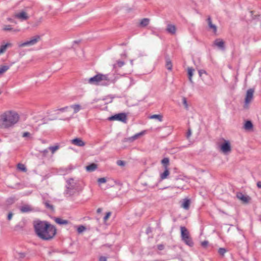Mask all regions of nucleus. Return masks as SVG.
Returning <instances> with one entry per match:
<instances>
[{
	"label": "nucleus",
	"instance_id": "obj_49",
	"mask_svg": "<svg viewBox=\"0 0 261 261\" xmlns=\"http://www.w3.org/2000/svg\"><path fill=\"white\" fill-rule=\"evenodd\" d=\"M191 134H192L191 130L190 128H189V129L187 132V134H186V137H187V139H189L190 138V137L191 135Z\"/></svg>",
	"mask_w": 261,
	"mask_h": 261
},
{
	"label": "nucleus",
	"instance_id": "obj_57",
	"mask_svg": "<svg viewBox=\"0 0 261 261\" xmlns=\"http://www.w3.org/2000/svg\"><path fill=\"white\" fill-rule=\"evenodd\" d=\"M256 186L258 188L261 189V181H258L256 183Z\"/></svg>",
	"mask_w": 261,
	"mask_h": 261
},
{
	"label": "nucleus",
	"instance_id": "obj_56",
	"mask_svg": "<svg viewBox=\"0 0 261 261\" xmlns=\"http://www.w3.org/2000/svg\"><path fill=\"white\" fill-rule=\"evenodd\" d=\"M23 227L22 226H20V225L18 224V225H16L15 226V230H18L19 229H22Z\"/></svg>",
	"mask_w": 261,
	"mask_h": 261
},
{
	"label": "nucleus",
	"instance_id": "obj_25",
	"mask_svg": "<svg viewBox=\"0 0 261 261\" xmlns=\"http://www.w3.org/2000/svg\"><path fill=\"white\" fill-rule=\"evenodd\" d=\"M70 190H75V186L74 185H70L69 186H66V190L65 191V193L66 194H68L69 196H72L74 194V192H70Z\"/></svg>",
	"mask_w": 261,
	"mask_h": 261
},
{
	"label": "nucleus",
	"instance_id": "obj_9",
	"mask_svg": "<svg viewBox=\"0 0 261 261\" xmlns=\"http://www.w3.org/2000/svg\"><path fill=\"white\" fill-rule=\"evenodd\" d=\"M238 199L241 200L244 203H248L251 200V198L247 195L243 194L242 192H238L236 194Z\"/></svg>",
	"mask_w": 261,
	"mask_h": 261
},
{
	"label": "nucleus",
	"instance_id": "obj_32",
	"mask_svg": "<svg viewBox=\"0 0 261 261\" xmlns=\"http://www.w3.org/2000/svg\"><path fill=\"white\" fill-rule=\"evenodd\" d=\"M150 119H156L160 121H162L163 116L160 114H154L149 117Z\"/></svg>",
	"mask_w": 261,
	"mask_h": 261
},
{
	"label": "nucleus",
	"instance_id": "obj_22",
	"mask_svg": "<svg viewBox=\"0 0 261 261\" xmlns=\"http://www.w3.org/2000/svg\"><path fill=\"white\" fill-rule=\"evenodd\" d=\"M166 31L171 34H174L176 32V27L173 24H169L167 25Z\"/></svg>",
	"mask_w": 261,
	"mask_h": 261
},
{
	"label": "nucleus",
	"instance_id": "obj_36",
	"mask_svg": "<svg viewBox=\"0 0 261 261\" xmlns=\"http://www.w3.org/2000/svg\"><path fill=\"white\" fill-rule=\"evenodd\" d=\"M86 228L84 225H80L77 228V231L79 233H82L84 231L86 230Z\"/></svg>",
	"mask_w": 261,
	"mask_h": 261
},
{
	"label": "nucleus",
	"instance_id": "obj_41",
	"mask_svg": "<svg viewBox=\"0 0 261 261\" xmlns=\"http://www.w3.org/2000/svg\"><path fill=\"white\" fill-rule=\"evenodd\" d=\"M112 213L111 212H107L105 216L103 217V221L106 222L111 216Z\"/></svg>",
	"mask_w": 261,
	"mask_h": 261
},
{
	"label": "nucleus",
	"instance_id": "obj_20",
	"mask_svg": "<svg viewBox=\"0 0 261 261\" xmlns=\"http://www.w3.org/2000/svg\"><path fill=\"white\" fill-rule=\"evenodd\" d=\"M20 211L24 213L32 212L33 209L29 205L25 204L20 207Z\"/></svg>",
	"mask_w": 261,
	"mask_h": 261
},
{
	"label": "nucleus",
	"instance_id": "obj_29",
	"mask_svg": "<svg viewBox=\"0 0 261 261\" xmlns=\"http://www.w3.org/2000/svg\"><path fill=\"white\" fill-rule=\"evenodd\" d=\"M17 169L19 171L25 172L27 171V168L25 165L21 163H18L17 165Z\"/></svg>",
	"mask_w": 261,
	"mask_h": 261
},
{
	"label": "nucleus",
	"instance_id": "obj_18",
	"mask_svg": "<svg viewBox=\"0 0 261 261\" xmlns=\"http://www.w3.org/2000/svg\"><path fill=\"white\" fill-rule=\"evenodd\" d=\"M54 220L56 223L59 225H67L69 223V221L67 220H63L59 217H54Z\"/></svg>",
	"mask_w": 261,
	"mask_h": 261
},
{
	"label": "nucleus",
	"instance_id": "obj_59",
	"mask_svg": "<svg viewBox=\"0 0 261 261\" xmlns=\"http://www.w3.org/2000/svg\"><path fill=\"white\" fill-rule=\"evenodd\" d=\"M175 188H176L177 189H181L183 188V186H175Z\"/></svg>",
	"mask_w": 261,
	"mask_h": 261
},
{
	"label": "nucleus",
	"instance_id": "obj_26",
	"mask_svg": "<svg viewBox=\"0 0 261 261\" xmlns=\"http://www.w3.org/2000/svg\"><path fill=\"white\" fill-rule=\"evenodd\" d=\"M149 21L150 19L149 18H143L140 22L139 26L141 27H145L148 25Z\"/></svg>",
	"mask_w": 261,
	"mask_h": 261
},
{
	"label": "nucleus",
	"instance_id": "obj_21",
	"mask_svg": "<svg viewBox=\"0 0 261 261\" xmlns=\"http://www.w3.org/2000/svg\"><path fill=\"white\" fill-rule=\"evenodd\" d=\"M253 127V124L251 120H247L245 121L244 124V128L246 130H251Z\"/></svg>",
	"mask_w": 261,
	"mask_h": 261
},
{
	"label": "nucleus",
	"instance_id": "obj_12",
	"mask_svg": "<svg viewBox=\"0 0 261 261\" xmlns=\"http://www.w3.org/2000/svg\"><path fill=\"white\" fill-rule=\"evenodd\" d=\"M71 142L73 144L79 147H83L86 144L85 142L81 138H75L71 140Z\"/></svg>",
	"mask_w": 261,
	"mask_h": 261
},
{
	"label": "nucleus",
	"instance_id": "obj_24",
	"mask_svg": "<svg viewBox=\"0 0 261 261\" xmlns=\"http://www.w3.org/2000/svg\"><path fill=\"white\" fill-rule=\"evenodd\" d=\"M14 257L15 258L21 260L22 259L25 257L26 256V253L24 252H16L14 253Z\"/></svg>",
	"mask_w": 261,
	"mask_h": 261
},
{
	"label": "nucleus",
	"instance_id": "obj_11",
	"mask_svg": "<svg viewBox=\"0 0 261 261\" xmlns=\"http://www.w3.org/2000/svg\"><path fill=\"white\" fill-rule=\"evenodd\" d=\"M42 203L45 205V207L47 209L50 210L51 212H54L55 208L54 205L49 203V200L46 199L45 196L43 195L42 196Z\"/></svg>",
	"mask_w": 261,
	"mask_h": 261
},
{
	"label": "nucleus",
	"instance_id": "obj_7",
	"mask_svg": "<svg viewBox=\"0 0 261 261\" xmlns=\"http://www.w3.org/2000/svg\"><path fill=\"white\" fill-rule=\"evenodd\" d=\"M41 40V36L40 35H36L30 38L29 40L26 41L21 43L19 46L23 47L25 46H31L36 44L39 41Z\"/></svg>",
	"mask_w": 261,
	"mask_h": 261
},
{
	"label": "nucleus",
	"instance_id": "obj_54",
	"mask_svg": "<svg viewBox=\"0 0 261 261\" xmlns=\"http://www.w3.org/2000/svg\"><path fill=\"white\" fill-rule=\"evenodd\" d=\"M7 20L10 22L16 23V21L12 18L9 17L7 18Z\"/></svg>",
	"mask_w": 261,
	"mask_h": 261
},
{
	"label": "nucleus",
	"instance_id": "obj_14",
	"mask_svg": "<svg viewBox=\"0 0 261 261\" xmlns=\"http://www.w3.org/2000/svg\"><path fill=\"white\" fill-rule=\"evenodd\" d=\"M145 132H146L145 130H143L139 133L135 134L133 136H132L130 137H129L127 138H125V141H129L130 142H132L134 141H135V140L137 139L140 136L144 135Z\"/></svg>",
	"mask_w": 261,
	"mask_h": 261
},
{
	"label": "nucleus",
	"instance_id": "obj_15",
	"mask_svg": "<svg viewBox=\"0 0 261 261\" xmlns=\"http://www.w3.org/2000/svg\"><path fill=\"white\" fill-rule=\"evenodd\" d=\"M15 17L19 18L22 20H26L29 18L27 13L24 11H21L20 13L16 14L15 15Z\"/></svg>",
	"mask_w": 261,
	"mask_h": 261
},
{
	"label": "nucleus",
	"instance_id": "obj_23",
	"mask_svg": "<svg viewBox=\"0 0 261 261\" xmlns=\"http://www.w3.org/2000/svg\"><path fill=\"white\" fill-rule=\"evenodd\" d=\"M170 172L168 168H164V171L160 175V178L161 180H163L168 178Z\"/></svg>",
	"mask_w": 261,
	"mask_h": 261
},
{
	"label": "nucleus",
	"instance_id": "obj_48",
	"mask_svg": "<svg viewBox=\"0 0 261 261\" xmlns=\"http://www.w3.org/2000/svg\"><path fill=\"white\" fill-rule=\"evenodd\" d=\"M198 73H199V76H200V77H201V76H202V75L203 74H206V71H205V70H204L201 69V70H199L198 71Z\"/></svg>",
	"mask_w": 261,
	"mask_h": 261
},
{
	"label": "nucleus",
	"instance_id": "obj_55",
	"mask_svg": "<svg viewBox=\"0 0 261 261\" xmlns=\"http://www.w3.org/2000/svg\"><path fill=\"white\" fill-rule=\"evenodd\" d=\"M99 261H107V258L105 256H101L99 257Z\"/></svg>",
	"mask_w": 261,
	"mask_h": 261
},
{
	"label": "nucleus",
	"instance_id": "obj_40",
	"mask_svg": "<svg viewBox=\"0 0 261 261\" xmlns=\"http://www.w3.org/2000/svg\"><path fill=\"white\" fill-rule=\"evenodd\" d=\"M97 182L99 184H104L107 182V179L106 177L99 178L97 179Z\"/></svg>",
	"mask_w": 261,
	"mask_h": 261
},
{
	"label": "nucleus",
	"instance_id": "obj_52",
	"mask_svg": "<svg viewBox=\"0 0 261 261\" xmlns=\"http://www.w3.org/2000/svg\"><path fill=\"white\" fill-rule=\"evenodd\" d=\"M73 166L72 165H69L67 168H66V172H70L71 171L72 169H73Z\"/></svg>",
	"mask_w": 261,
	"mask_h": 261
},
{
	"label": "nucleus",
	"instance_id": "obj_61",
	"mask_svg": "<svg viewBox=\"0 0 261 261\" xmlns=\"http://www.w3.org/2000/svg\"><path fill=\"white\" fill-rule=\"evenodd\" d=\"M253 12H254V11H251L250 12V13H251V14H252V15H253Z\"/></svg>",
	"mask_w": 261,
	"mask_h": 261
},
{
	"label": "nucleus",
	"instance_id": "obj_28",
	"mask_svg": "<svg viewBox=\"0 0 261 261\" xmlns=\"http://www.w3.org/2000/svg\"><path fill=\"white\" fill-rule=\"evenodd\" d=\"M161 163L164 168H168V166L169 165V159L168 158H164L162 160Z\"/></svg>",
	"mask_w": 261,
	"mask_h": 261
},
{
	"label": "nucleus",
	"instance_id": "obj_16",
	"mask_svg": "<svg viewBox=\"0 0 261 261\" xmlns=\"http://www.w3.org/2000/svg\"><path fill=\"white\" fill-rule=\"evenodd\" d=\"M208 23V28L213 30V32L215 34L217 32V27L216 25L213 24L211 17L208 16L206 19Z\"/></svg>",
	"mask_w": 261,
	"mask_h": 261
},
{
	"label": "nucleus",
	"instance_id": "obj_47",
	"mask_svg": "<svg viewBox=\"0 0 261 261\" xmlns=\"http://www.w3.org/2000/svg\"><path fill=\"white\" fill-rule=\"evenodd\" d=\"M68 109V106H66L65 107L58 109L57 110L60 111L61 112H64L66 111Z\"/></svg>",
	"mask_w": 261,
	"mask_h": 261
},
{
	"label": "nucleus",
	"instance_id": "obj_5",
	"mask_svg": "<svg viewBox=\"0 0 261 261\" xmlns=\"http://www.w3.org/2000/svg\"><path fill=\"white\" fill-rule=\"evenodd\" d=\"M107 119L110 121L117 120L126 123L127 121V115L125 113H119L109 117Z\"/></svg>",
	"mask_w": 261,
	"mask_h": 261
},
{
	"label": "nucleus",
	"instance_id": "obj_27",
	"mask_svg": "<svg viewBox=\"0 0 261 261\" xmlns=\"http://www.w3.org/2000/svg\"><path fill=\"white\" fill-rule=\"evenodd\" d=\"M194 71V69L192 68L189 67L188 68V76L189 80L191 83H193L192 76L193 75Z\"/></svg>",
	"mask_w": 261,
	"mask_h": 261
},
{
	"label": "nucleus",
	"instance_id": "obj_37",
	"mask_svg": "<svg viewBox=\"0 0 261 261\" xmlns=\"http://www.w3.org/2000/svg\"><path fill=\"white\" fill-rule=\"evenodd\" d=\"M182 104L184 105L185 109L188 110V104L187 99L185 97H182Z\"/></svg>",
	"mask_w": 261,
	"mask_h": 261
},
{
	"label": "nucleus",
	"instance_id": "obj_53",
	"mask_svg": "<svg viewBox=\"0 0 261 261\" xmlns=\"http://www.w3.org/2000/svg\"><path fill=\"white\" fill-rule=\"evenodd\" d=\"M73 181V179L72 178H69V179H68L67 180V183L68 184V186H69L70 185H72V184H71V181Z\"/></svg>",
	"mask_w": 261,
	"mask_h": 261
},
{
	"label": "nucleus",
	"instance_id": "obj_17",
	"mask_svg": "<svg viewBox=\"0 0 261 261\" xmlns=\"http://www.w3.org/2000/svg\"><path fill=\"white\" fill-rule=\"evenodd\" d=\"M191 201L190 199L185 198L182 200L181 206L185 210H188L190 208Z\"/></svg>",
	"mask_w": 261,
	"mask_h": 261
},
{
	"label": "nucleus",
	"instance_id": "obj_30",
	"mask_svg": "<svg viewBox=\"0 0 261 261\" xmlns=\"http://www.w3.org/2000/svg\"><path fill=\"white\" fill-rule=\"evenodd\" d=\"M9 65H3L0 67V75H2L5 72L10 68Z\"/></svg>",
	"mask_w": 261,
	"mask_h": 261
},
{
	"label": "nucleus",
	"instance_id": "obj_46",
	"mask_svg": "<svg viewBox=\"0 0 261 261\" xmlns=\"http://www.w3.org/2000/svg\"><path fill=\"white\" fill-rule=\"evenodd\" d=\"M152 231V229L150 226H148L146 230V233L147 234H149L150 233H151Z\"/></svg>",
	"mask_w": 261,
	"mask_h": 261
},
{
	"label": "nucleus",
	"instance_id": "obj_45",
	"mask_svg": "<svg viewBox=\"0 0 261 261\" xmlns=\"http://www.w3.org/2000/svg\"><path fill=\"white\" fill-rule=\"evenodd\" d=\"M118 165L120 166H124L125 165V162L121 160H118L117 162Z\"/></svg>",
	"mask_w": 261,
	"mask_h": 261
},
{
	"label": "nucleus",
	"instance_id": "obj_43",
	"mask_svg": "<svg viewBox=\"0 0 261 261\" xmlns=\"http://www.w3.org/2000/svg\"><path fill=\"white\" fill-rule=\"evenodd\" d=\"M31 134L28 132H24L22 135V137L23 138H30L31 137Z\"/></svg>",
	"mask_w": 261,
	"mask_h": 261
},
{
	"label": "nucleus",
	"instance_id": "obj_6",
	"mask_svg": "<svg viewBox=\"0 0 261 261\" xmlns=\"http://www.w3.org/2000/svg\"><path fill=\"white\" fill-rule=\"evenodd\" d=\"M223 142L219 145L220 150L224 153L226 154L230 152L231 150L230 143L228 140H225L222 139Z\"/></svg>",
	"mask_w": 261,
	"mask_h": 261
},
{
	"label": "nucleus",
	"instance_id": "obj_2",
	"mask_svg": "<svg viewBox=\"0 0 261 261\" xmlns=\"http://www.w3.org/2000/svg\"><path fill=\"white\" fill-rule=\"evenodd\" d=\"M20 118L17 113L14 111H8L0 116V121L5 128H8L18 122Z\"/></svg>",
	"mask_w": 261,
	"mask_h": 261
},
{
	"label": "nucleus",
	"instance_id": "obj_50",
	"mask_svg": "<svg viewBox=\"0 0 261 261\" xmlns=\"http://www.w3.org/2000/svg\"><path fill=\"white\" fill-rule=\"evenodd\" d=\"M164 245L163 244H159L157 245V248L159 250H163L164 249Z\"/></svg>",
	"mask_w": 261,
	"mask_h": 261
},
{
	"label": "nucleus",
	"instance_id": "obj_19",
	"mask_svg": "<svg viewBox=\"0 0 261 261\" xmlns=\"http://www.w3.org/2000/svg\"><path fill=\"white\" fill-rule=\"evenodd\" d=\"M98 167L96 164L92 163L86 166V170L87 172H91L95 171Z\"/></svg>",
	"mask_w": 261,
	"mask_h": 261
},
{
	"label": "nucleus",
	"instance_id": "obj_10",
	"mask_svg": "<svg viewBox=\"0 0 261 261\" xmlns=\"http://www.w3.org/2000/svg\"><path fill=\"white\" fill-rule=\"evenodd\" d=\"M214 45L217 46L222 50L225 49V42L222 39H216L214 42Z\"/></svg>",
	"mask_w": 261,
	"mask_h": 261
},
{
	"label": "nucleus",
	"instance_id": "obj_31",
	"mask_svg": "<svg viewBox=\"0 0 261 261\" xmlns=\"http://www.w3.org/2000/svg\"><path fill=\"white\" fill-rule=\"evenodd\" d=\"M10 45V43H6L5 44L2 45L0 46V55L3 54L6 51L7 47Z\"/></svg>",
	"mask_w": 261,
	"mask_h": 261
},
{
	"label": "nucleus",
	"instance_id": "obj_13",
	"mask_svg": "<svg viewBox=\"0 0 261 261\" xmlns=\"http://www.w3.org/2000/svg\"><path fill=\"white\" fill-rule=\"evenodd\" d=\"M165 59L166 61L165 67L169 71H171L172 69V63L170 58L169 55L166 54L165 56Z\"/></svg>",
	"mask_w": 261,
	"mask_h": 261
},
{
	"label": "nucleus",
	"instance_id": "obj_1",
	"mask_svg": "<svg viewBox=\"0 0 261 261\" xmlns=\"http://www.w3.org/2000/svg\"><path fill=\"white\" fill-rule=\"evenodd\" d=\"M33 224L36 234L42 240H51L57 234L56 227L47 221L38 220Z\"/></svg>",
	"mask_w": 261,
	"mask_h": 261
},
{
	"label": "nucleus",
	"instance_id": "obj_44",
	"mask_svg": "<svg viewBox=\"0 0 261 261\" xmlns=\"http://www.w3.org/2000/svg\"><path fill=\"white\" fill-rule=\"evenodd\" d=\"M124 64V62L120 60L117 61V65L119 67H121Z\"/></svg>",
	"mask_w": 261,
	"mask_h": 261
},
{
	"label": "nucleus",
	"instance_id": "obj_35",
	"mask_svg": "<svg viewBox=\"0 0 261 261\" xmlns=\"http://www.w3.org/2000/svg\"><path fill=\"white\" fill-rule=\"evenodd\" d=\"M15 201V198L13 197H9L6 200V202L8 204L11 205L14 203Z\"/></svg>",
	"mask_w": 261,
	"mask_h": 261
},
{
	"label": "nucleus",
	"instance_id": "obj_38",
	"mask_svg": "<svg viewBox=\"0 0 261 261\" xmlns=\"http://www.w3.org/2000/svg\"><path fill=\"white\" fill-rule=\"evenodd\" d=\"M13 30V28L10 25H5L3 28V30L4 31H11Z\"/></svg>",
	"mask_w": 261,
	"mask_h": 261
},
{
	"label": "nucleus",
	"instance_id": "obj_62",
	"mask_svg": "<svg viewBox=\"0 0 261 261\" xmlns=\"http://www.w3.org/2000/svg\"><path fill=\"white\" fill-rule=\"evenodd\" d=\"M70 192H74L75 193V191L74 190H70Z\"/></svg>",
	"mask_w": 261,
	"mask_h": 261
},
{
	"label": "nucleus",
	"instance_id": "obj_60",
	"mask_svg": "<svg viewBox=\"0 0 261 261\" xmlns=\"http://www.w3.org/2000/svg\"><path fill=\"white\" fill-rule=\"evenodd\" d=\"M102 211V209L101 208H98L97 210V213H100Z\"/></svg>",
	"mask_w": 261,
	"mask_h": 261
},
{
	"label": "nucleus",
	"instance_id": "obj_58",
	"mask_svg": "<svg viewBox=\"0 0 261 261\" xmlns=\"http://www.w3.org/2000/svg\"><path fill=\"white\" fill-rule=\"evenodd\" d=\"M42 152H43V155H44V156H46V154H47V153L48 152V150H47V149H45V150H44L42 151Z\"/></svg>",
	"mask_w": 261,
	"mask_h": 261
},
{
	"label": "nucleus",
	"instance_id": "obj_64",
	"mask_svg": "<svg viewBox=\"0 0 261 261\" xmlns=\"http://www.w3.org/2000/svg\"><path fill=\"white\" fill-rule=\"evenodd\" d=\"M180 179V178H179V177H177V178H176V180H178V179Z\"/></svg>",
	"mask_w": 261,
	"mask_h": 261
},
{
	"label": "nucleus",
	"instance_id": "obj_3",
	"mask_svg": "<svg viewBox=\"0 0 261 261\" xmlns=\"http://www.w3.org/2000/svg\"><path fill=\"white\" fill-rule=\"evenodd\" d=\"M88 83L94 85L108 86L110 83L108 74L98 73L88 80Z\"/></svg>",
	"mask_w": 261,
	"mask_h": 261
},
{
	"label": "nucleus",
	"instance_id": "obj_39",
	"mask_svg": "<svg viewBox=\"0 0 261 261\" xmlns=\"http://www.w3.org/2000/svg\"><path fill=\"white\" fill-rule=\"evenodd\" d=\"M59 148V145H55L53 146H50L49 147V149H50L52 153H54L56 150H57Z\"/></svg>",
	"mask_w": 261,
	"mask_h": 261
},
{
	"label": "nucleus",
	"instance_id": "obj_33",
	"mask_svg": "<svg viewBox=\"0 0 261 261\" xmlns=\"http://www.w3.org/2000/svg\"><path fill=\"white\" fill-rule=\"evenodd\" d=\"M227 251V250L225 248H220L218 249V252L219 254L222 256L223 257L224 255V254Z\"/></svg>",
	"mask_w": 261,
	"mask_h": 261
},
{
	"label": "nucleus",
	"instance_id": "obj_51",
	"mask_svg": "<svg viewBox=\"0 0 261 261\" xmlns=\"http://www.w3.org/2000/svg\"><path fill=\"white\" fill-rule=\"evenodd\" d=\"M13 214L12 212H9L7 215V219L8 220H10L12 217H13Z\"/></svg>",
	"mask_w": 261,
	"mask_h": 261
},
{
	"label": "nucleus",
	"instance_id": "obj_63",
	"mask_svg": "<svg viewBox=\"0 0 261 261\" xmlns=\"http://www.w3.org/2000/svg\"><path fill=\"white\" fill-rule=\"evenodd\" d=\"M121 45H125V43H122Z\"/></svg>",
	"mask_w": 261,
	"mask_h": 261
},
{
	"label": "nucleus",
	"instance_id": "obj_34",
	"mask_svg": "<svg viewBox=\"0 0 261 261\" xmlns=\"http://www.w3.org/2000/svg\"><path fill=\"white\" fill-rule=\"evenodd\" d=\"M71 108H73L74 109V113H77L80 111L81 109V106L80 105L76 104V105H71Z\"/></svg>",
	"mask_w": 261,
	"mask_h": 261
},
{
	"label": "nucleus",
	"instance_id": "obj_4",
	"mask_svg": "<svg viewBox=\"0 0 261 261\" xmlns=\"http://www.w3.org/2000/svg\"><path fill=\"white\" fill-rule=\"evenodd\" d=\"M180 236L181 240L189 247H193L194 245L190 232L185 226H180Z\"/></svg>",
	"mask_w": 261,
	"mask_h": 261
},
{
	"label": "nucleus",
	"instance_id": "obj_8",
	"mask_svg": "<svg viewBox=\"0 0 261 261\" xmlns=\"http://www.w3.org/2000/svg\"><path fill=\"white\" fill-rule=\"evenodd\" d=\"M254 89L250 88L248 89L246 94L245 98V105L244 106V108H247V105L251 101L253 97Z\"/></svg>",
	"mask_w": 261,
	"mask_h": 261
},
{
	"label": "nucleus",
	"instance_id": "obj_42",
	"mask_svg": "<svg viewBox=\"0 0 261 261\" xmlns=\"http://www.w3.org/2000/svg\"><path fill=\"white\" fill-rule=\"evenodd\" d=\"M208 245V242L206 240H204V241L201 243V246L204 248H206L207 247Z\"/></svg>",
	"mask_w": 261,
	"mask_h": 261
}]
</instances>
